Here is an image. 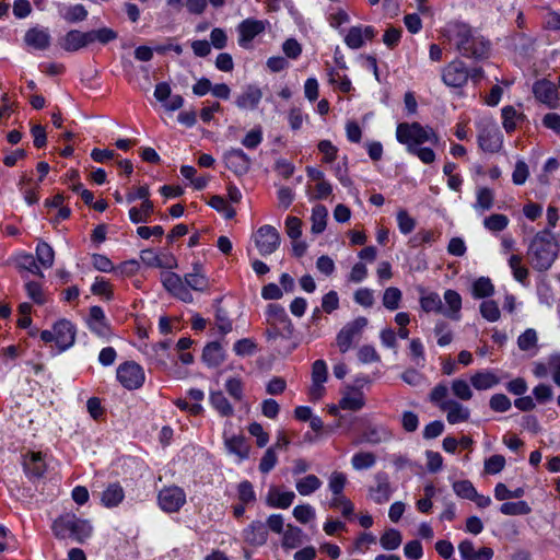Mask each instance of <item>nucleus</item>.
I'll return each instance as SVG.
<instances>
[{
	"mask_svg": "<svg viewBox=\"0 0 560 560\" xmlns=\"http://www.w3.org/2000/svg\"><path fill=\"white\" fill-rule=\"evenodd\" d=\"M397 141L407 147V151L424 164H431L435 161V153L430 148H419V145L430 142L438 144L439 136L429 126H422L419 122H400L396 129Z\"/></svg>",
	"mask_w": 560,
	"mask_h": 560,
	"instance_id": "obj_1",
	"label": "nucleus"
},
{
	"mask_svg": "<svg viewBox=\"0 0 560 560\" xmlns=\"http://www.w3.org/2000/svg\"><path fill=\"white\" fill-rule=\"evenodd\" d=\"M452 40L456 50L465 58L482 60L490 56V42L467 24L455 25Z\"/></svg>",
	"mask_w": 560,
	"mask_h": 560,
	"instance_id": "obj_2",
	"label": "nucleus"
},
{
	"mask_svg": "<svg viewBox=\"0 0 560 560\" xmlns=\"http://www.w3.org/2000/svg\"><path fill=\"white\" fill-rule=\"evenodd\" d=\"M558 257V243L550 229H544L535 234L527 258L530 266L538 271H547Z\"/></svg>",
	"mask_w": 560,
	"mask_h": 560,
	"instance_id": "obj_3",
	"label": "nucleus"
},
{
	"mask_svg": "<svg viewBox=\"0 0 560 560\" xmlns=\"http://www.w3.org/2000/svg\"><path fill=\"white\" fill-rule=\"evenodd\" d=\"M52 532L57 538H73L79 542L90 537L92 526L88 521L78 518L74 514H65L55 520Z\"/></svg>",
	"mask_w": 560,
	"mask_h": 560,
	"instance_id": "obj_4",
	"label": "nucleus"
},
{
	"mask_svg": "<svg viewBox=\"0 0 560 560\" xmlns=\"http://www.w3.org/2000/svg\"><path fill=\"white\" fill-rule=\"evenodd\" d=\"M255 245L261 256H268L275 253L281 243L279 232L272 225L260 226L253 235Z\"/></svg>",
	"mask_w": 560,
	"mask_h": 560,
	"instance_id": "obj_5",
	"label": "nucleus"
},
{
	"mask_svg": "<svg viewBox=\"0 0 560 560\" xmlns=\"http://www.w3.org/2000/svg\"><path fill=\"white\" fill-rule=\"evenodd\" d=\"M267 322L271 327H275L277 334H280L282 338H292L294 327L288 314L285 313V310L281 305H268Z\"/></svg>",
	"mask_w": 560,
	"mask_h": 560,
	"instance_id": "obj_6",
	"label": "nucleus"
},
{
	"mask_svg": "<svg viewBox=\"0 0 560 560\" xmlns=\"http://www.w3.org/2000/svg\"><path fill=\"white\" fill-rule=\"evenodd\" d=\"M117 378L125 388L137 389L144 383V372L138 363L128 361L118 366Z\"/></svg>",
	"mask_w": 560,
	"mask_h": 560,
	"instance_id": "obj_7",
	"label": "nucleus"
},
{
	"mask_svg": "<svg viewBox=\"0 0 560 560\" xmlns=\"http://www.w3.org/2000/svg\"><path fill=\"white\" fill-rule=\"evenodd\" d=\"M158 502L164 512L175 513L186 503V493L177 486L164 487L159 492Z\"/></svg>",
	"mask_w": 560,
	"mask_h": 560,
	"instance_id": "obj_8",
	"label": "nucleus"
},
{
	"mask_svg": "<svg viewBox=\"0 0 560 560\" xmlns=\"http://www.w3.org/2000/svg\"><path fill=\"white\" fill-rule=\"evenodd\" d=\"M366 325L368 319L361 316L346 324L341 328L337 335L336 343L342 353L347 352L351 348L353 340L362 334Z\"/></svg>",
	"mask_w": 560,
	"mask_h": 560,
	"instance_id": "obj_9",
	"label": "nucleus"
},
{
	"mask_svg": "<svg viewBox=\"0 0 560 560\" xmlns=\"http://www.w3.org/2000/svg\"><path fill=\"white\" fill-rule=\"evenodd\" d=\"M468 79V68L459 59L451 61L442 70V81L447 86L462 88L467 83Z\"/></svg>",
	"mask_w": 560,
	"mask_h": 560,
	"instance_id": "obj_10",
	"label": "nucleus"
},
{
	"mask_svg": "<svg viewBox=\"0 0 560 560\" xmlns=\"http://www.w3.org/2000/svg\"><path fill=\"white\" fill-rule=\"evenodd\" d=\"M161 281L165 290L176 299L185 303H191L194 301L192 294L184 283V279L177 273L172 271L163 272Z\"/></svg>",
	"mask_w": 560,
	"mask_h": 560,
	"instance_id": "obj_11",
	"label": "nucleus"
},
{
	"mask_svg": "<svg viewBox=\"0 0 560 560\" xmlns=\"http://www.w3.org/2000/svg\"><path fill=\"white\" fill-rule=\"evenodd\" d=\"M374 483L369 488V498L376 504H383L389 501L393 489L389 477L384 471H378L374 476Z\"/></svg>",
	"mask_w": 560,
	"mask_h": 560,
	"instance_id": "obj_12",
	"label": "nucleus"
},
{
	"mask_svg": "<svg viewBox=\"0 0 560 560\" xmlns=\"http://www.w3.org/2000/svg\"><path fill=\"white\" fill-rule=\"evenodd\" d=\"M223 159L226 167L237 176L246 174L250 168L252 161L242 149H230Z\"/></svg>",
	"mask_w": 560,
	"mask_h": 560,
	"instance_id": "obj_13",
	"label": "nucleus"
},
{
	"mask_svg": "<svg viewBox=\"0 0 560 560\" xmlns=\"http://www.w3.org/2000/svg\"><path fill=\"white\" fill-rule=\"evenodd\" d=\"M535 97L550 108L558 106V89L555 83L547 79L538 80L533 85Z\"/></svg>",
	"mask_w": 560,
	"mask_h": 560,
	"instance_id": "obj_14",
	"label": "nucleus"
},
{
	"mask_svg": "<svg viewBox=\"0 0 560 560\" xmlns=\"http://www.w3.org/2000/svg\"><path fill=\"white\" fill-rule=\"evenodd\" d=\"M365 405V398L363 392L358 385L346 386L341 390V398L339 400V407L343 410L359 411Z\"/></svg>",
	"mask_w": 560,
	"mask_h": 560,
	"instance_id": "obj_15",
	"label": "nucleus"
},
{
	"mask_svg": "<svg viewBox=\"0 0 560 560\" xmlns=\"http://www.w3.org/2000/svg\"><path fill=\"white\" fill-rule=\"evenodd\" d=\"M55 342L60 350H67L75 340V327L67 320L60 319L54 325Z\"/></svg>",
	"mask_w": 560,
	"mask_h": 560,
	"instance_id": "obj_16",
	"label": "nucleus"
},
{
	"mask_svg": "<svg viewBox=\"0 0 560 560\" xmlns=\"http://www.w3.org/2000/svg\"><path fill=\"white\" fill-rule=\"evenodd\" d=\"M377 32L373 26H352L345 36L346 45L351 49H359L364 45V39L372 40Z\"/></svg>",
	"mask_w": 560,
	"mask_h": 560,
	"instance_id": "obj_17",
	"label": "nucleus"
},
{
	"mask_svg": "<svg viewBox=\"0 0 560 560\" xmlns=\"http://www.w3.org/2000/svg\"><path fill=\"white\" fill-rule=\"evenodd\" d=\"M243 540L254 547L262 546L268 539V530L261 521H253L242 532Z\"/></svg>",
	"mask_w": 560,
	"mask_h": 560,
	"instance_id": "obj_18",
	"label": "nucleus"
},
{
	"mask_svg": "<svg viewBox=\"0 0 560 560\" xmlns=\"http://www.w3.org/2000/svg\"><path fill=\"white\" fill-rule=\"evenodd\" d=\"M90 44L91 38L89 32H81L79 30L69 31L59 40L60 47L68 52L78 51L79 49L84 48Z\"/></svg>",
	"mask_w": 560,
	"mask_h": 560,
	"instance_id": "obj_19",
	"label": "nucleus"
},
{
	"mask_svg": "<svg viewBox=\"0 0 560 560\" xmlns=\"http://www.w3.org/2000/svg\"><path fill=\"white\" fill-rule=\"evenodd\" d=\"M24 43L36 50H46L50 46L51 36L47 28L34 26L25 32Z\"/></svg>",
	"mask_w": 560,
	"mask_h": 560,
	"instance_id": "obj_20",
	"label": "nucleus"
},
{
	"mask_svg": "<svg viewBox=\"0 0 560 560\" xmlns=\"http://www.w3.org/2000/svg\"><path fill=\"white\" fill-rule=\"evenodd\" d=\"M268 23L261 20L246 19L240 23L237 30L240 33L238 43L244 46L246 43L252 42L257 35L266 30Z\"/></svg>",
	"mask_w": 560,
	"mask_h": 560,
	"instance_id": "obj_21",
	"label": "nucleus"
},
{
	"mask_svg": "<svg viewBox=\"0 0 560 560\" xmlns=\"http://www.w3.org/2000/svg\"><path fill=\"white\" fill-rule=\"evenodd\" d=\"M262 98L261 90L254 84L246 85L235 98V105L240 109H256Z\"/></svg>",
	"mask_w": 560,
	"mask_h": 560,
	"instance_id": "obj_22",
	"label": "nucleus"
},
{
	"mask_svg": "<svg viewBox=\"0 0 560 560\" xmlns=\"http://www.w3.org/2000/svg\"><path fill=\"white\" fill-rule=\"evenodd\" d=\"M88 325L90 329L101 338L107 339L110 336V327L106 320L104 311L100 306L95 305L90 308Z\"/></svg>",
	"mask_w": 560,
	"mask_h": 560,
	"instance_id": "obj_23",
	"label": "nucleus"
},
{
	"mask_svg": "<svg viewBox=\"0 0 560 560\" xmlns=\"http://www.w3.org/2000/svg\"><path fill=\"white\" fill-rule=\"evenodd\" d=\"M478 143L481 150L495 153L502 147V135L498 128H485L479 132Z\"/></svg>",
	"mask_w": 560,
	"mask_h": 560,
	"instance_id": "obj_24",
	"label": "nucleus"
},
{
	"mask_svg": "<svg viewBox=\"0 0 560 560\" xmlns=\"http://www.w3.org/2000/svg\"><path fill=\"white\" fill-rule=\"evenodd\" d=\"M184 283L188 290L191 289L199 292L208 290L209 279L203 273L202 265L200 262H195L192 265V271L185 275Z\"/></svg>",
	"mask_w": 560,
	"mask_h": 560,
	"instance_id": "obj_25",
	"label": "nucleus"
},
{
	"mask_svg": "<svg viewBox=\"0 0 560 560\" xmlns=\"http://www.w3.org/2000/svg\"><path fill=\"white\" fill-rule=\"evenodd\" d=\"M440 409L447 412L446 419L451 424L465 422L470 416L469 409L455 400L442 401Z\"/></svg>",
	"mask_w": 560,
	"mask_h": 560,
	"instance_id": "obj_26",
	"label": "nucleus"
},
{
	"mask_svg": "<svg viewBox=\"0 0 560 560\" xmlns=\"http://www.w3.org/2000/svg\"><path fill=\"white\" fill-rule=\"evenodd\" d=\"M23 468L27 476L40 478L45 470L46 464L40 452H30L24 456Z\"/></svg>",
	"mask_w": 560,
	"mask_h": 560,
	"instance_id": "obj_27",
	"label": "nucleus"
},
{
	"mask_svg": "<svg viewBox=\"0 0 560 560\" xmlns=\"http://www.w3.org/2000/svg\"><path fill=\"white\" fill-rule=\"evenodd\" d=\"M295 498L294 492H280L278 488L271 487L266 497V503L270 508L288 509Z\"/></svg>",
	"mask_w": 560,
	"mask_h": 560,
	"instance_id": "obj_28",
	"label": "nucleus"
},
{
	"mask_svg": "<svg viewBox=\"0 0 560 560\" xmlns=\"http://www.w3.org/2000/svg\"><path fill=\"white\" fill-rule=\"evenodd\" d=\"M444 301L446 308L442 311V313L453 320H458L460 318L462 308V298L459 293L455 290L448 289L444 293Z\"/></svg>",
	"mask_w": 560,
	"mask_h": 560,
	"instance_id": "obj_29",
	"label": "nucleus"
},
{
	"mask_svg": "<svg viewBox=\"0 0 560 560\" xmlns=\"http://www.w3.org/2000/svg\"><path fill=\"white\" fill-rule=\"evenodd\" d=\"M203 362L210 368H217L225 360V354L222 346L217 342L208 343L202 352Z\"/></svg>",
	"mask_w": 560,
	"mask_h": 560,
	"instance_id": "obj_30",
	"label": "nucleus"
},
{
	"mask_svg": "<svg viewBox=\"0 0 560 560\" xmlns=\"http://www.w3.org/2000/svg\"><path fill=\"white\" fill-rule=\"evenodd\" d=\"M392 436V432L384 425H369L362 434V440L376 445L389 441Z\"/></svg>",
	"mask_w": 560,
	"mask_h": 560,
	"instance_id": "obj_31",
	"label": "nucleus"
},
{
	"mask_svg": "<svg viewBox=\"0 0 560 560\" xmlns=\"http://www.w3.org/2000/svg\"><path fill=\"white\" fill-rule=\"evenodd\" d=\"M224 445L229 453L238 457V460H244L249 456V446L246 444L243 435H233L224 439Z\"/></svg>",
	"mask_w": 560,
	"mask_h": 560,
	"instance_id": "obj_32",
	"label": "nucleus"
},
{
	"mask_svg": "<svg viewBox=\"0 0 560 560\" xmlns=\"http://www.w3.org/2000/svg\"><path fill=\"white\" fill-rule=\"evenodd\" d=\"M470 383L477 390H486L498 385L500 378L492 371L486 370L475 373L470 377Z\"/></svg>",
	"mask_w": 560,
	"mask_h": 560,
	"instance_id": "obj_33",
	"label": "nucleus"
},
{
	"mask_svg": "<svg viewBox=\"0 0 560 560\" xmlns=\"http://www.w3.org/2000/svg\"><path fill=\"white\" fill-rule=\"evenodd\" d=\"M124 489L119 483H110L102 494V502L107 508L117 506L124 499Z\"/></svg>",
	"mask_w": 560,
	"mask_h": 560,
	"instance_id": "obj_34",
	"label": "nucleus"
},
{
	"mask_svg": "<svg viewBox=\"0 0 560 560\" xmlns=\"http://www.w3.org/2000/svg\"><path fill=\"white\" fill-rule=\"evenodd\" d=\"M328 211L327 208L323 205H317L312 210L311 221L312 228L311 231L314 234H320L326 229Z\"/></svg>",
	"mask_w": 560,
	"mask_h": 560,
	"instance_id": "obj_35",
	"label": "nucleus"
},
{
	"mask_svg": "<svg viewBox=\"0 0 560 560\" xmlns=\"http://www.w3.org/2000/svg\"><path fill=\"white\" fill-rule=\"evenodd\" d=\"M503 128L508 133L515 130L517 122L525 120V115L517 113L513 106H505L502 108Z\"/></svg>",
	"mask_w": 560,
	"mask_h": 560,
	"instance_id": "obj_36",
	"label": "nucleus"
},
{
	"mask_svg": "<svg viewBox=\"0 0 560 560\" xmlns=\"http://www.w3.org/2000/svg\"><path fill=\"white\" fill-rule=\"evenodd\" d=\"M210 404L211 406L222 416V417H231L234 413V409L232 405L229 402L224 394L220 390L212 392L210 394Z\"/></svg>",
	"mask_w": 560,
	"mask_h": 560,
	"instance_id": "obj_37",
	"label": "nucleus"
},
{
	"mask_svg": "<svg viewBox=\"0 0 560 560\" xmlns=\"http://www.w3.org/2000/svg\"><path fill=\"white\" fill-rule=\"evenodd\" d=\"M303 532L301 528L293 526V525H287V529L283 532V538H282V547L285 549H294L302 545Z\"/></svg>",
	"mask_w": 560,
	"mask_h": 560,
	"instance_id": "obj_38",
	"label": "nucleus"
},
{
	"mask_svg": "<svg viewBox=\"0 0 560 560\" xmlns=\"http://www.w3.org/2000/svg\"><path fill=\"white\" fill-rule=\"evenodd\" d=\"M322 487L320 479L315 475H307L295 483V488L301 495H310Z\"/></svg>",
	"mask_w": 560,
	"mask_h": 560,
	"instance_id": "obj_39",
	"label": "nucleus"
},
{
	"mask_svg": "<svg viewBox=\"0 0 560 560\" xmlns=\"http://www.w3.org/2000/svg\"><path fill=\"white\" fill-rule=\"evenodd\" d=\"M36 258L44 268H50L54 265L55 252L48 243L39 241L36 246Z\"/></svg>",
	"mask_w": 560,
	"mask_h": 560,
	"instance_id": "obj_40",
	"label": "nucleus"
},
{
	"mask_svg": "<svg viewBox=\"0 0 560 560\" xmlns=\"http://www.w3.org/2000/svg\"><path fill=\"white\" fill-rule=\"evenodd\" d=\"M149 196H150V191H149L148 186H140L136 192H128L126 196V199L128 202H133L137 199H142L143 200V211L147 214H152L154 206H153V202L149 199Z\"/></svg>",
	"mask_w": 560,
	"mask_h": 560,
	"instance_id": "obj_41",
	"label": "nucleus"
},
{
	"mask_svg": "<svg viewBox=\"0 0 560 560\" xmlns=\"http://www.w3.org/2000/svg\"><path fill=\"white\" fill-rule=\"evenodd\" d=\"M402 537L395 528L387 529L380 538V544L385 550H395L401 544Z\"/></svg>",
	"mask_w": 560,
	"mask_h": 560,
	"instance_id": "obj_42",
	"label": "nucleus"
},
{
	"mask_svg": "<svg viewBox=\"0 0 560 560\" xmlns=\"http://www.w3.org/2000/svg\"><path fill=\"white\" fill-rule=\"evenodd\" d=\"M494 292V287L489 278L480 277L472 284V295L476 299H483L491 296Z\"/></svg>",
	"mask_w": 560,
	"mask_h": 560,
	"instance_id": "obj_43",
	"label": "nucleus"
},
{
	"mask_svg": "<svg viewBox=\"0 0 560 560\" xmlns=\"http://www.w3.org/2000/svg\"><path fill=\"white\" fill-rule=\"evenodd\" d=\"M376 463V456L371 452H359L352 456L351 464L355 470L369 469Z\"/></svg>",
	"mask_w": 560,
	"mask_h": 560,
	"instance_id": "obj_44",
	"label": "nucleus"
},
{
	"mask_svg": "<svg viewBox=\"0 0 560 560\" xmlns=\"http://www.w3.org/2000/svg\"><path fill=\"white\" fill-rule=\"evenodd\" d=\"M89 35L91 38V44L94 42H98L103 45H106L118 37L117 32L109 27H102L98 30L89 31Z\"/></svg>",
	"mask_w": 560,
	"mask_h": 560,
	"instance_id": "obj_45",
	"label": "nucleus"
},
{
	"mask_svg": "<svg viewBox=\"0 0 560 560\" xmlns=\"http://www.w3.org/2000/svg\"><path fill=\"white\" fill-rule=\"evenodd\" d=\"M401 296V291L398 288L389 287L384 291L383 305L389 311H395L399 307Z\"/></svg>",
	"mask_w": 560,
	"mask_h": 560,
	"instance_id": "obj_46",
	"label": "nucleus"
},
{
	"mask_svg": "<svg viewBox=\"0 0 560 560\" xmlns=\"http://www.w3.org/2000/svg\"><path fill=\"white\" fill-rule=\"evenodd\" d=\"M500 512L504 515H526L530 508L525 501L505 502L501 504Z\"/></svg>",
	"mask_w": 560,
	"mask_h": 560,
	"instance_id": "obj_47",
	"label": "nucleus"
},
{
	"mask_svg": "<svg viewBox=\"0 0 560 560\" xmlns=\"http://www.w3.org/2000/svg\"><path fill=\"white\" fill-rule=\"evenodd\" d=\"M509 224V218L505 214L495 213L483 220V225L491 232H501Z\"/></svg>",
	"mask_w": 560,
	"mask_h": 560,
	"instance_id": "obj_48",
	"label": "nucleus"
},
{
	"mask_svg": "<svg viewBox=\"0 0 560 560\" xmlns=\"http://www.w3.org/2000/svg\"><path fill=\"white\" fill-rule=\"evenodd\" d=\"M420 305L422 310L427 313L436 312L441 313L442 310V300L440 295L435 292H431L420 299Z\"/></svg>",
	"mask_w": 560,
	"mask_h": 560,
	"instance_id": "obj_49",
	"label": "nucleus"
},
{
	"mask_svg": "<svg viewBox=\"0 0 560 560\" xmlns=\"http://www.w3.org/2000/svg\"><path fill=\"white\" fill-rule=\"evenodd\" d=\"M88 14V10L83 4H74L69 7L62 16L69 23H77L84 21Z\"/></svg>",
	"mask_w": 560,
	"mask_h": 560,
	"instance_id": "obj_50",
	"label": "nucleus"
},
{
	"mask_svg": "<svg viewBox=\"0 0 560 560\" xmlns=\"http://www.w3.org/2000/svg\"><path fill=\"white\" fill-rule=\"evenodd\" d=\"M237 497L243 504L253 503L256 501V493L250 481L244 480L237 486Z\"/></svg>",
	"mask_w": 560,
	"mask_h": 560,
	"instance_id": "obj_51",
	"label": "nucleus"
},
{
	"mask_svg": "<svg viewBox=\"0 0 560 560\" xmlns=\"http://www.w3.org/2000/svg\"><path fill=\"white\" fill-rule=\"evenodd\" d=\"M434 334L439 337L438 345L440 347H445L450 345L453 340V334L448 328L446 322L440 320L435 324Z\"/></svg>",
	"mask_w": 560,
	"mask_h": 560,
	"instance_id": "obj_52",
	"label": "nucleus"
},
{
	"mask_svg": "<svg viewBox=\"0 0 560 560\" xmlns=\"http://www.w3.org/2000/svg\"><path fill=\"white\" fill-rule=\"evenodd\" d=\"M453 490L458 497L467 500H472V498L476 497L477 492V490L469 480H460L454 482Z\"/></svg>",
	"mask_w": 560,
	"mask_h": 560,
	"instance_id": "obj_53",
	"label": "nucleus"
},
{
	"mask_svg": "<svg viewBox=\"0 0 560 560\" xmlns=\"http://www.w3.org/2000/svg\"><path fill=\"white\" fill-rule=\"evenodd\" d=\"M524 489L517 488L513 491L509 490L508 487L504 483H498L494 488V497L499 501H503L511 498H522L524 495Z\"/></svg>",
	"mask_w": 560,
	"mask_h": 560,
	"instance_id": "obj_54",
	"label": "nucleus"
},
{
	"mask_svg": "<svg viewBox=\"0 0 560 560\" xmlns=\"http://www.w3.org/2000/svg\"><path fill=\"white\" fill-rule=\"evenodd\" d=\"M277 463H278V456H277V454L275 452V447H269L264 453V455H262V457L260 459L259 470L262 474H268L269 471H271L275 468Z\"/></svg>",
	"mask_w": 560,
	"mask_h": 560,
	"instance_id": "obj_55",
	"label": "nucleus"
},
{
	"mask_svg": "<svg viewBox=\"0 0 560 560\" xmlns=\"http://www.w3.org/2000/svg\"><path fill=\"white\" fill-rule=\"evenodd\" d=\"M480 313H481L482 317L489 322H497L500 318L499 306L492 300L483 301L480 304Z\"/></svg>",
	"mask_w": 560,
	"mask_h": 560,
	"instance_id": "obj_56",
	"label": "nucleus"
},
{
	"mask_svg": "<svg viewBox=\"0 0 560 560\" xmlns=\"http://www.w3.org/2000/svg\"><path fill=\"white\" fill-rule=\"evenodd\" d=\"M452 392L457 398L462 400H469L472 397V392L469 384L460 378L454 380L452 382Z\"/></svg>",
	"mask_w": 560,
	"mask_h": 560,
	"instance_id": "obj_57",
	"label": "nucleus"
},
{
	"mask_svg": "<svg viewBox=\"0 0 560 560\" xmlns=\"http://www.w3.org/2000/svg\"><path fill=\"white\" fill-rule=\"evenodd\" d=\"M537 343V334L533 328L526 329L517 339L518 348L523 351L533 349Z\"/></svg>",
	"mask_w": 560,
	"mask_h": 560,
	"instance_id": "obj_58",
	"label": "nucleus"
},
{
	"mask_svg": "<svg viewBox=\"0 0 560 560\" xmlns=\"http://www.w3.org/2000/svg\"><path fill=\"white\" fill-rule=\"evenodd\" d=\"M225 390L234 400L241 401L243 399L244 387L240 378H229L225 383Z\"/></svg>",
	"mask_w": 560,
	"mask_h": 560,
	"instance_id": "obj_59",
	"label": "nucleus"
},
{
	"mask_svg": "<svg viewBox=\"0 0 560 560\" xmlns=\"http://www.w3.org/2000/svg\"><path fill=\"white\" fill-rule=\"evenodd\" d=\"M347 482V477L345 474L339 471H334L329 478V489L332 492L334 497L342 495L343 488Z\"/></svg>",
	"mask_w": 560,
	"mask_h": 560,
	"instance_id": "obj_60",
	"label": "nucleus"
},
{
	"mask_svg": "<svg viewBox=\"0 0 560 560\" xmlns=\"http://www.w3.org/2000/svg\"><path fill=\"white\" fill-rule=\"evenodd\" d=\"M489 406L495 412H505L511 408L512 404L506 395L495 394L490 398Z\"/></svg>",
	"mask_w": 560,
	"mask_h": 560,
	"instance_id": "obj_61",
	"label": "nucleus"
},
{
	"mask_svg": "<svg viewBox=\"0 0 560 560\" xmlns=\"http://www.w3.org/2000/svg\"><path fill=\"white\" fill-rule=\"evenodd\" d=\"M493 206V192L490 188H480L477 192L476 208L489 210Z\"/></svg>",
	"mask_w": 560,
	"mask_h": 560,
	"instance_id": "obj_62",
	"label": "nucleus"
},
{
	"mask_svg": "<svg viewBox=\"0 0 560 560\" xmlns=\"http://www.w3.org/2000/svg\"><path fill=\"white\" fill-rule=\"evenodd\" d=\"M318 150L323 153V162L332 163L337 159L338 149L329 140H322L318 143Z\"/></svg>",
	"mask_w": 560,
	"mask_h": 560,
	"instance_id": "obj_63",
	"label": "nucleus"
},
{
	"mask_svg": "<svg viewBox=\"0 0 560 560\" xmlns=\"http://www.w3.org/2000/svg\"><path fill=\"white\" fill-rule=\"evenodd\" d=\"M293 516L302 524H306L315 517V511L310 504L296 505Z\"/></svg>",
	"mask_w": 560,
	"mask_h": 560,
	"instance_id": "obj_64",
	"label": "nucleus"
}]
</instances>
